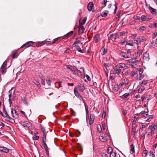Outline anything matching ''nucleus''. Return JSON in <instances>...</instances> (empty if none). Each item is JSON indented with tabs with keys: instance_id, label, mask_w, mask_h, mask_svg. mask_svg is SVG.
I'll return each mask as SVG.
<instances>
[{
	"instance_id": "1",
	"label": "nucleus",
	"mask_w": 157,
	"mask_h": 157,
	"mask_svg": "<svg viewBox=\"0 0 157 157\" xmlns=\"http://www.w3.org/2000/svg\"><path fill=\"white\" fill-rule=\"evenodd\" d=\"M128 64H125L124 63H121L115 66L114 68L115 72L114 73L115 75H118L120 72L121 71L122 69L125 70L128 68Z\"/></svg>"
},
{
	"instance_id": "2",
	"label": "nucleus",
	"mask_w": 157,
	"mask_h": 157,
	"mask_svg": "<svg viewBox=\"0 0 157 157\" xmlns=\"http://www.w3.org/2000/svg\"><path fill=\"white\" fill-rule=\"evenodd\" d=\"M47 141L46 140V132L43 133V136L42 138L41 141L43 144L41 147H42V146H44V148L45 150L46 153L47 154V155L48 157L49 156L48 148L46 143Z\"/></svg>"
},
{
	"instance_id": "3",
	"label": "nucleus",
	"mask_w": 157,
	"mask_h": 157,
	"mask_svg": "<svg viewBox=\"0 0 157 157\" xmlns=\"http://www.w3.org/2000/svg\"><path fill=\"white\" fill-rule=\"evenodd\" d=\"M15 88H12L9 92L10 94L9 95V102L10 104V106H11V105L12 103V102H11L10 98L12 96H14V94L15 92Z\"/></svg>"
},
{
	"instance_id": "4",
	"label": "nucleus",
	"mask_w": 157,
	"mask_h": 157,
	"mask_svg": "<svg viewBox=\"0 0 157 157\" xmlns=\"http://www.w3.org/2000/svg\"><path fill=\"white\" fill-rule=\"evenodd\" d=\"M7 60H5V61L4 62L2 65L1 67V71L2 73V74H4L6 72V68L7 66Z\"/></svg>"
},
{
	"instance_id": "5",
	"label": "nucleus",
	"mask_w": 157,
	"mask_h": 157,
	"mask_svg": "<svg viewBox=\"0 0 157 157\" xmlns=\"http://www.w3.org/2000/svg\"><path fill=\"white\" fill-rule=\"evenodd\" d=\"M34 42L32 41H29L27 42L26 43L23 44L21 47V48H23L24 47L25 48H28L30 46L33 45V44Z\"/></svg>"
},
{
	"instance_id": "6",
	"label": "nucleus",
	"mask_w": 157,
	"mask_h": 157,
	"mask_svg": "<svg viewBox=\"0 0 157 157\" xmlns=\"http://www.w3.org/2000/svg\"><path fill=\"white\" fill-rule=\"evenodd\" d=\"M149 53L146 52L143 54V60L145 62H148L150 59Z\"/></svg>"
},
{
	"instance_id": "7",
	"label": "nucleus",
	"mask_w": 157,
	"mask_h": 157,
	"mask_svg": "<svg viewBox=\"0 0 157 157\" xmlns=\"http://www.w3.org/2000/svg\"><path fill=\"white\" fill-rule=\"evenodd\" d=\"M157 128V123H156L154 124H152L150 126L148 129L151 130V131L154 132L155 130Z\"/></svg>"
},
{
	"instance_id": "8",
	"label": "nucleus",
	"mask_w": 157,
	"mask_h": 157,
	"mask_svg": "<svg viewBox=\"0 0 157 157\" xmlns=\"http://www.w3.org/2000/svg\"><path fill=\"white\" fill-rule=\"evenodd\" d=\"M149 10L152 14L155 15H157V10H156L154 9L151 6L149 7Z\"/></svg>"
},
{
	"instance_id": "9",
	"label": "nucleus",
	"mask_w": 157,
	"mask_h": 157,
	"mask_svg": "<svg viewBox=\"0 0 157 157\" xmlns=\"http://www.w3.org/2000/svg\"><path fill=\"white\" fill-rule=\"evenodd\" d=\"M9 150L7 148L5 147H0V151H2L6 153L9 152Z\"/></svg>"
},
{
	"instance_id": "10",
	"label": "nucleus",
	"mask_w": 157,
	"mask_h": 157,
	"mask_svg": "<svg viewBox=\"0 0 157 157\" xmlns=\"http://www.w3.org/2000/svg\"><path fill=\"white\" fill-rule=\"evenodd\" d=\"M85 30V29L83 26H81L79 27L78 34L79 35H81L83 33Z\"/></svg>"
},
{
	"instance_id": "11",
	"label": "nucleus",
	"mask_w": 157,
	"mask_h": 157,
	"mask_svg": "<svg viewBox=\"0 0 157 157\" xmlns=\"http://www.w3.org/2000/svg\"><path fill=\"white\" fill-rule=\"evenodd\" d=\"M73 33V32L71 31L67 33L66 35L63 36L62 37L63 39H67L70 37Z\"/></svg>"
},
{
	"instance_id": "12",
	"label": "nucleus",
	"mask_w": 157,
	"mask_h": 157,
	"mask_svg": "<svg viewBox=\"0 0 157 157\" xmlns=\"http://www.w3.org/2000/svg\"><path fill=\"white\" fill-rule=\"evenodd\" d=\"M95 119V116L94 114H90V118L89 123L90 125L93 124Z\"/></svg>"
},
{
	"instance_id": "13",
	"label": "nucleus",
	"mask_w": 157,
	"mask_h": 157,
	"mask_svg": "<svg viewBox=\"0 0 157 157\" xmlns=\"http://www.w3.org/2000/svg\"><path fill=\"white\" fill-rule=\"evenodd\" d=\"M139 80H140L144 78V74H143V72L141 69L139 70Z\"/></svg>"
},
{
	"instance_id": "14",
	"label": "nucleus",
	"mask_w": 157,
	"mask_h": 157,
	"mask_svg": "<svg viewBox=\"0 0 157 157\" xmlns=\"http://www.w3.org/2000/svg\"><path fill=\"white\" fill-rule=\"evenodd\" d=\"M11 113L13 117L17 118L18 117V115L16 111L14 109H12Z\"/></svg>"
},
{
	"instance_id": "15",
	"label": "nucleus",
	"mask_w": 157,
	"mask_h": 157,
	"mask_svg": "<svg viewBox=\"0 0 157 157\" xmlns=\"http://www.w3.org/2000/svg\"><path fill=\"white\" fill-rule=\"evenodd\" d=\"M78 88L79 90L83 92L85 89L84 85L81 84H79L78 85Z\"/></svg>"
},
{
	"instance_id": "16",
	"label": "nucleus",
	"mask_w": 157,
	"mask_h": 157,
	"mask_svg": "<svg viewBox=\"0 0 157 157\" xmlns=\"http://www.w3.org/2000/svg\"><path fill=\"white\" fill-rule=\"evenodd\" d=\"M78 71L75 70L74 72V74L75 75H77V76L80 77L82 75V73L81 71L79 70H78Z\"/></svg>"
},
{
	"instance_id": "17",
	"label": "nucleus",
	"mask_w": 157,
	"mask_h": 157,
	"mask_svg": "<svg viewBox=\"0 0 157 157\" xmlns=\"http://www.w3.org/2000/svg\"><path fill=\"white\" fill-rule=\"evenodd\" d=\"M137 40H138L139 42L140 43L141 42L145 41L146 40V39L144 36H139L137 38Z\"/></svg>"
},
{
	"instance_id": "18",
	"label": "nucleus",
	"mask_w": 157,
	"mask_h": 157,
	"mask_svg": "<svg viewBox=\"0 0 157 157\" xmlns=\"http://www.w3.org/2000/svg\"><path fill=\"white\" fill-rule=\"evenodd\" d=\"M100 39V35L98 34H97L95 35L94 37V41L95 43H97Z\"/></svg>"
},
{
	"instance_id": "19",
	"label": "nucleus",
	"mask_w": 157,
	"mask_h": 157,
	"mask_svg": "<svg viewBox=\"0 0 157 157\" xmlns=\"http://www.w3.org/2000/svg\"><path fill=\"white\" fill-rule=\"evenodd\" d=\"M93 7V4L91 2H90L87 5V7L88 10L91 11L92 10Z\"/></svg>"
},
{
	"instance_id": "20",
	"label": "nucleus",
	"mask_w": 157,
	"mask_h": 157,
	"mask_svg": "<svg viewBox=\"0 0 157 157\" xmlns=\"http://www.w3.org/2000/svg\"><path fill=\"white\" fill-rule=\"evenodd\" d=\"M140 19L142 21H148L150 20L147 16H146L144 15H142L140 17Z\"/></svg>"
},
{
	"instance_id": "21",
	"label": "nucleus",
	"mask_w": 157,
	"mask_h": 157,
	"mask_svg": "<svg viewBox=\"0 0 157 157\" xmlns=\"http://www.w3.org/2000/svg\"><path fill=\"white\" fill-rule=\"evenodd\" d=\"M121 56L122 57L124 58H130L132 56V54H129V56H127L125 55V54L124 53L121 55Z\"/></svg>"
},
{
	"instance_id": "22",
	"label": "nucleus",
	"mask_w": 157,
	"mask_h": 157,
	"mask_svg": "<svg viewBox=\"0 0 157 157\" xmlns=\"http://www.w3.org/2000/svg\"><path fill=\"white\" fill-rule=\"evenodd\" d=\"M45 43L46 41H45L39 42L36 44V46L37 47H39L44 44H45Z\"/></svg>"
},
{
	"instance_id": "23",
	"label": "nucleus",
	"mask_w": 157,
	"mask_h": 157,
	"mask_svg": "<svg viewBox=\"0 0 157 157\" xmlns=\"http://www.w3.org/2000/svg\"><path fill=\"white\" fill-rule=\"evenodd\" d=\"M135 146L133 144H132L130 146V153L131 154H133L135 152L134 150Z\"/></svg>"
},
{
	"instance_id": "24",
	"label": "nucleus",
	"mask_w": 157,
	"mask_h": 157,
	"mask_svg": "<svg viewBox=\"0 0 157 157\" xmlns=\"http://www.w3.org/2000/svg\"><path fill=\"white\" fill-rule=\"evenodd\" d=\"M129 95V93H126L121 96L120 97L123 99H126L128 96Z\"/></svg>"
},
{
	"instance_id": "25",
	"label": "nucleus",
	"mask_w": 157,
	"mask_h": 157,
	"mask_svg": "<svg viewBox=\"0 0 157 157\" xmlns=\"http://www.w3.org/2000/svg\"><path fill=\"white\" fill-rule=\"evenodd\" d=\"M108 13L109 11L108 10H105L101 14V16L102 17H105L107 16Z\"/></svg>"
},
{
	"instance_id": "26",
	"label": "nucleus",
	"mask_w": 157,
	"mask_h": 157,
	"mask_svg": "<svg viewBox=\"0 0 157 157\" xmlns=\"http://www.w3.org/2000/svg\"><path fill=\"white\" fill-rule=\"evenodd\" d=\"M62 37H60L55 39L53 40L52 42H51V44H52L56 43V42H58V41H59V39H61Z\"/></svg>"
},
{
	"instance_id": "27",
	"label": "nucleus",
	"mask_w": 157,
	"mask_h": 157,
	"mask_svg": "<svg viewBox=\"0 0 157 157\" xmlns=\"http://www.w3.org/2000/svg\"><path fill=\"white\" fill-rule=\"evenodd\" d=\"M138 72H139V70L138 71L136 70V71H132L131 73V76L133 77V76H134L135 75H138Z\"/></svg>"
},
{
	"instance_id": "28",
	"label": "nucleus",
	"mask_w": 157,
	"mask_h": 157,
	"mask_svg": "<svg viewBox=\"0 0 157 157\" xmlns=\"http://www.w3.org/2000/svg\"><path fill=\"white\" fill-rule=\"evenodd\" d=\"M86 18L85 17L84 18V19L82 21H81V20H80L79 25H81V26L82 25H84V24H85V23L86 22Z\"/></svg>"
},
{
	"instance_id": "29",
	"label": "nucleus",
	"mask_w": 157,
	"mask_h": 157,
	"mask_svg": "<svg viewBox=\"0 0 157 157\" xmlns=\"http://www.w3.org/2000/svg\"><path fill=\"white\" fill-rule=\"evenodd\" d=\"M39 77H40V79L41 80V84L44 86H45V81H44L45 79L42 76H40V75H39Z\"/></svg>"
},
{
	"instance_id": "30",
	"label": "nucleus",
	"mask_w": 157,
	"mask_h": 157,
	"mask_svg": "<svg viewBox=\"0 0 157 157\" xmlns=\"http://www.w3.org/2000/svg\"><path fill=\"white\" fill-rule=\"evenodd\" d=\"M67 69H70L71 71H72L73 72L75 71V68L74 67H73L71 65H67Z\"/></svg>"
},
{
	"instance_id": "31",
	"label": "nucleus",
	"mask_w": 157,
	"mask_h": 157,
	"mask_svg": "<svg viewBox=\"0 0 157 157\" xmlns=\"http://www.w3.org/2000/svg\"><path fill=\"white\" fill-rule=\"evenodd\" d=\"M137 58H132L130 59V62H131L132 63H135L137 62H138V61L137 60Z\"/></svg>"
},
{
	"instance_id": "32",
	"label": "nucleus",
	"mask_w": 157,
	"mask_h": 157,
	"mask_svg": "<svg viewBox=\"0 0 157 157\" xmlns=\"http://www.w3.org/2000/svg\"><path fill=\"white\" fill-rule=\"evenodd\" d=\"M100 140L102 142H105L107 140L102 136H100L99 137Z\"/></svg>"
},
{
	"instance_id": "33",
	"label": "nucleus",
	"mask_w": 157,
	"mask_h": 157,
	"mask_svg": "<svg viewBox=\"0 0 157 157\" xmlns=\"http://www.w3.org/2000/svg\"><path fill=\"white\" fill-rule=\"evenodd\" d=\"M84 105L85 108L86 110V114H89V110H88V105L85 103V102H84Z\"/></svg>"
},
{
	"instance_id": "34",
	"label": "nucleus",
	"mask_w": 157,
	"mask_h": 157,
	"mask_svg": "<svg viewBox=\"0 0 157 157\" xmlns=\"http://www.w3.org/2000/svg\"><path fill=\"white\" fill-rule=\"evenodd\" d=\"M74 92L75 96H76L77 97H79L80 95L78 90H75V89H74Z\"/></svg>"
},
{
	"instance_id": "35",
	"label": "nucleus",
	"mask_w": 157,
	"mask_h": 157,
	"mask_svg": "<svg viewBox=\"0 0 157 157\" xmlns=\"http://www.w3.org/2000/svg\"><path fill=\"white\" fill-rule=\"evenodd\" d=\"M128 33L127 32H126L124 31L121 32H120L117 34V36H121L123 35L124 34H125L126 33Z\"/></svg>"
},
{
	"instance_id": "36",
	"label": "nucleus",
	"mask_w": 157,
	"mask_h": 157,
	"mask_svg": "<svg viewBox=\"0 0 157 157\" xmlns=\"http://www.w3.org/2000/svg\"><path fill=\"white\" fill-rule=\"evenodd\" d=\"M17 52L13 51V52L12 53V56L13 59H14L16 58V56H17Z\"/></svg>"
},
{
	"instance_id": "37",
	"label": "nucleus",
	"mask_w": 157,
	"mask_h": 157,
	"mask_svg": "<svg viewBox=\"0 0 157 157\" xmlns=\"http://www.w3.org/2000/svg\"><path fill=\"white\" fill-rule=\"evenodd\" d=\"M76 49L78 52H81L82 53H83V51L82 50H81L80 47L79 46H76Z\"/></svg>"
},
{
	"instance_id": "38",
	"label": "nucleus",
	"mask_w": 157,
	"mask_h": 157,
	"mask_svg": "<svg viewBox=\"0 0 157 157\" xmlns=\"http://www.w3.org/2000/svg\"><path fill=\"white\" fill-rule=\"evenodd\" d=\"M147 80H145L141 82V85L142 86H144L147 84Z\"/></svg>"
},
{
	"instance_id": "39",
	"label": "nucleus",
	"mask_w": 157,
	"mask_h": 157,
	"mask_svg": "<svg viewBox=\"0 0 157 157\" xmlns=\"http://www.w3.org/2000/svg\"><path fill=\"white\" fill-rule=\"evenodd\" d=\"M132 135H134L136 132V129L135 128V127H134L133 126H132Z\"/></svg>"
},
{
	"instance_id": "40",
	"label": "nucleus",
	"mask_w": 157,
	"mask_h": 157,
	"mask_svg": "<svg viewBox=\"0 0 157 157\" xmlns=\"http://www.w3.org/2000/svg\"><path fill=\"white\" fill-rule=\"evenodd\" d=\"M107 151L108 153L109 154H110L113 152V149L111 147H109L107 149Z\"/></svg>"
},
{
	"instance_id": "41",
	"label": "nucleus",
	"mask_w": 157,
	"mask_h": 157,
	"mask_svg": "<svg viewBox=\"0 0 157 157\" xmlns=\"http://www.w3.org/2000/svg\"><path fill=\"white\" fill-rule=\"evenodd\" d=\"M23 125L25 127H29V124L27 122H24L23 123Z\"/></svg>"
},
{
	"instance_id": "42",
	"label": "nucleus",
	"mask_w": 157,
	"mask_h": 157,
	"mask_svg": "<svg viewBox=\"0 0 157 157\" xmlns=\"http://www.w3.org/2000/svg\"><path fill=\"white\" fill-rule=\"evenodd\" d=\"M40 130L43 132L44 133L46 132H45V129L44 127L41 124H40Z\"/></svg>"
},
{
	"instance_id": "43",
	"label": "nucleus",
	"mask_w": 157,
	"mask_h": 157,
	"mask_svg": "<svg viewBox=\"0 0 157 157\" xmlns=\"http://www.w3.org/2000/svg\"><path fill=\"white\" fill-rule=\"evenodd\" d=\"M153 118V116L152 115H150L149 117V118L147 119L146 121V122H149Z\"/></svg>"
},
{
	"instance_id": "44",
	"label": "nucleus",
	"mask_w": 157,
	"mask_h": 157,
	"mask_svg": "<svg viewBox=\"0 0 157 157\" xmlns=\"http://www.w3.org/2000/svg\"><path fill=\"white\" fill-rule=\"evenodd\" d=\"M23 101L24 103L26 105H28V102L27 99L25 98H24L22 100Z\"/></svg>"
},
{
	"instance_id": "45",
	"label": "nucleus",
	"mask_w": 157,
	"mask_h": 157,
	"mask_svg": "<svg viewBox=\"0 0 157 157\" xmlns=\"http://www.w3.org/2000/svg\"><path fill=\"white\" fill-rule=\"evenodd\" d=\"M118 89V86L117 85H115L113 88V90L115 92H117Z\"/></svg>"
},
{
	"instance_id": "46",
	"label": "nucleus",
	"mask_w": 157,
	"mask_h": 157,
	"mask_svg": "<svg viewBox=\"0 0 157 157\" xmlns=\"http://www.w3.org/2000/svg\"><path fill=\"white\" fill-rule=\"evenodd\" d=\"M146 29L145 27L143 26H140V27L139 29V30L140 31H143L145 30Z\"/></svg>"
},
{
	"instance_id": "47",
	"label": "nucleus",
	"mask_w": 157,
	"mask_h": 157,
	"mask_svg": "<svg viewBox=\"0 0 157 157\" xmlns=\"http://www.w3.org/2000/svg\"><path fill=\"white\" fill-rule=\"evenodd\" d=\"M34 83L36 84L37 86L38 87H40V85L39 82L36 80H35V81H34Z\"/></svg>"
},
{
	"instance_id": "48",
	"label": "nucleus",
	"mask_w": 157,
	"mask_h": 157,
	"mask_svg": "<svg viewBox=\"0 0 157 157\" xmlns=\"http://www.w3.org/2000/svg\"><path fill=\"white\" fill-rule=\"evenodd\" d=\"M98 130V132H100L101 131V125L98 124L97 127Z\"/></svg>"
},
{
	"instance_id": "49",
	"label": "nucleus",
	"mask_w": 157,
	"mask_h": 157,
	"mask_svg": "<svg viewBox=\"0 0 157 157\" xmlns=\"http://www.w3.org/2000/svg\"><path fill=\"white\" fill-rule=\"evenodd\" d=\"M80 41L79 40L78 38H76V40L75 42L73 44V45H75L76 44H78L80 42Z\"/></svg>"
},
{
	"instance_id": "50",
	"label": "nucleus",
	"mask_w": 157,
	"mask_h": 157,
	"mask_svg": "<svg viewBox=\"0 0 157 157\" xmlns=\"http://www.w3.org/2000/svg\"><path fill=\"white\" fill-rule=\"evenodd\" d=\"M154 133V132L150 131L147 134V137L150 136H151Z\"/></svg>"
},
{
	"instance_id": "51",
	"label": "nucleus",
	"mask_w": 157,
	"mask_h": 157,
	"mask_svg": "<svg viewBox=\"0 0 157 157\" xmlns=\"http://www.w3.org/2000/svg\"><path fill=\"white\" fill-rule=\"evenodd\" d=\"M140 17L138 16H134L133 17V19L135 21H137L138 20H139L140 19Z\"/></svg>"
},
{
	"instance_id": "52",
	"label": "nucleus",
	"mask_w": 157,
	"mask_h": 157,
	"mask_svg": "<svg viewBox=\"0 0 157 157\" xmlns=\"http://www.w3.org/2000/svg\"><path fill=\"white\" fill-rule=\"evenodd\" d=\"M102 50L103 52V55H105L107 53V50L104 47L102 48Z\"/></svg>"
},
{
	"instance_id": "53",
	"label": "nucleus",
	"mask_w": 157,
	"mask_h": 157,
	"mask_svg": "<svg viewBox=\"0 0 157 157\" xmlns=\"http://www.w3.org/2000/svg\"><path fill=\"white\" fill-rule=\"evenodd\" d=\"M110 154V157H115L116 156V154L114 152H112Z\"/></svg>"
},
{
	"instance_id": "54",
	"label": "nucleus",
	"mask_w": 157,
	"mask_h": 157,
	"mask_svg": "<svg viewBox=\"0 0 157 157\" xmlns=\"http://www.w3.org/2000/svg\"><path fill=\"white\" fill-rule=\"evenodd\" d=\"M33 140H38L39 139V136H33Z\"/></svg>"
},
{
	"instance_id": "55",
	"label": "nucleus",
	"mask_w": 157,
	"mask_h": 157,
	"mask_svg": "<svg viewBox=\"0 0 157 157\" xmlns=\"http://www.w3.org/2000/svg\"><path fill=\"white\" fill-rule=\"evenodd\" d=\"M8 121L12 123H14L15 122L14 120L11 117L10 118V119L8 120Z\"/></svg>"
},
{
	"instance_id": "56",
	"label": "nucleus",
	"mask_w": 157,
	"mask_h": 157,
	"mask_svg": "<svg viewBox=\"0 0 157 157\" xmlns=\"http://www.w3.org/2000/svg\"><path fill=\"white\" fill-rule=\"evenodd\" d=\"M143 51L142 50H140L137 52V54H139V56H140V55H141Z\"/></svg>"
},
{
	"instance_id": "57",
	"label": "nucleus",
	"mask_w": 157,
	"mask_h": 157,
	"mask_svg": "<svg viewBox=\"0 0 157 157\" xmlns=\"http://www.w3.org/2000/svg\"><path fill=\"white\" fill-rule=\"evenodd\" d=\"M149 153L150 157H154V154L152 151H150Z\"/></svg>"
},
{
	"instance_id": "58",
	"label": "nucleus",
	"mask_w": 157,
	"mask_h": 157,
	"mask_svg": "<svg viewBox=\"0 0 157 157\" xmlns=\"http://www.w3.org/2000/svg\"><path fill=\"white\" fill-rule=\"evenodd\" d=\"M71 52V51L69 49H67L64 52L65 53H70Z\"/></svg>"
},
{
	"instance_id": "59",
	"label": "nucleus",
	"mask_w": 157,
	"mask_h": 157,
	"mask_svg": "<svg viewBox=\"0 0 157 157\" xmlns=\"http://www.w3.org/2000/svg\"><path fill=\"white\" fill-rule=\"evenodd\" d=\"M104 70L105 72V74L107 75H108V73H109V71L107 68H105V69H104Z\"/></svg>"
},
{
	"instance_id": "60",
	"label": "nucleus",
	"mask_w": 157,
	"mask_h": 157,
	"mask_svg": "<svg viewBox=\"0 0 157 157\" xmlns=\"http://www.w3.org/2000/svg\"><path fill=\"white\" fill-rule=\"evenodd\" d=\"M132 42L133 43L136 44H139V41H138V40H132Z\"/></svg>"
},
{
	"instance_id": "61",
	"label": "nucleus",
	"mask_w": 157,
	"mask_h": 157,
	"mask_svg": "<svg viewBox=\"0 0 157 157\" xmlns=\"http://www.w3.org/2000/svg\"><path fill=\"white\" fill-rule=\"evenodd\" d=\"M47 84L48 86H51V81L50 79L47 80Z\"/></svg>"
},
{
	"instance_id": "62",
	"label": "nucleus",
	"mask_w": 157,
	"mask_h": 157,
	"mask_svg": "<svg viewBox=\"0 0 157 157\" xmlns=\"http://www.w3.org/2000/svg\"><path fill=\"white\" fill-rule=\"evenodd\" d=\"M101 156L102 157H108V156L105 153H102Z\"/></svg>"
},
{
	"instance_id": "63",
	"label": "nucleus",
	"mask_w": 157,
	"mask_h": 157,
	"mask_svg": "<svg viewBox=\"0 0 157 157\" xmlns=\"http://www.w3.org/2000/svg\"><path fill=\"white\" fill-rule=\"evenodd\" d=\"M86 78L89 81H90L91 80V79L90 77V76L87 75H86Z\"/></svg>"
},
{
	"instance_id": "64",
	"label": "nucleus",
	"mask_w": 157,
	"mask_h": 157,
	"mask_svg": "<svg viewBox=\"0 0 157 157\" xmlns=\"http://www.w3.org/2000/svg\"><path fill=\"white\" fill-rule=\"evenodd\" d=\"M114 35L113 34H112L110 35L109 37V40H112L113 39V36H114Z\"/></svg>"
}]
</instances>
